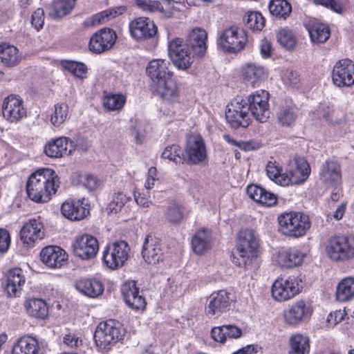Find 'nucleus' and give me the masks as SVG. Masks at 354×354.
<instances>
[{"mask_svg":"<svg viewBox=\"0 0 354 354\" xmlns=\"http://www.w3.org/2000/svg\"><path fill=\"white\" fill-rule=\"evenodd\" d=\"M59 180L54 170L49 168L38 169L30 175L26 183L29 198L36 203L49 201L59 187Z\"/></svg>","mask_w":354,"mask_h":354,"instance_id":"obj_1","label":"nucleus"},{"mask_svg":"<svg viewBox=\"0 0 354 354\" xmlns=\"http://www.w3.org/2000/svg\"><path fill=\"white\" fill-rule=\"evenodd\" d=\"M259 239L252 229H244L238 234L236 254H233L232 261L237 266L248 269L257 259Z\"/></svg>","mask_w":354,"mask_h":354,"instance_id":"obj_2","label":"nucleus"},{"mask_svg":"<svg viewBox=\"0 0 354 354\" xmlns=\"http://www.w3.org/2000/svg\"><path fill=\"white\" fill-rule=\"evenodd\" d=\"M279 230L285 236L299 238L310 227L308 215L296 212H285L278 216Z\"/></svg>","mask_w":354,"mask_h":354,"instance_id":"obj_3","label":"nucleus"},{"mask_svg":"<svg viewBox=\"0 0 354 354\" xmlns=\"http://www.w3.org/2000/svg\"><path fill=\"white\" fill-rule=\"evenodd\" d=\"M326 253L333 261H348L354 259V236H335L331 237L326 246Z\"/></svg>","mask_w":354,"mask_h":354,"instance_id":"obj_4","label":"nucleus"},{"mask_svg":"<svg viewBox=\"0 0 354 354\" xmlns=\"http://www.w3.org/2000/svg\"><path fill=\"white\" fill-rule=\"evenodd\" d=\"M123 335V330L119 324L109 319L97 326L93 338L98 348L108 350L121 340Z\"/></svg>","mask_w":354,"mask_h":354,"instance_id":"obj_5","label":"nucleus"},{"mask_svg":"<svg viewBox=\"0 0 354 354\" xmlns=\"http://www.w3.org/2000/svg\"><path fill=\"white\" fill-rule=\"evenodd\" d=\"M130 248L124 241L109 243L103 252L104 263L111 270L122 268L129 258Z\"/></svg>","mask_w":354,"mask_h":354,"instance_id":"obj_6","label":"nucleus"},{"mask_svg":"<svg viewBox=\"0 0 354 354\" xmlns=\"http://www.w3.org/2000/svg\"><path fill=\"white\" fill-rule=\"evenodd\" d=\"M248 41L245 30L236 26L226 28L220 35L218 45L225 52L238 53L242 50Z\"/></svg>","mask_w":354,"mask_h":354,"instance_id":"obj_7","label":"nucleus"},{"mask_svg":"<svg viewBox=\"0 0 354 354\" xmlns=\"http://www.w3.org/2000/svg\"><path fill=\"white\" fill-rule=\"evenodd\" d=\"M168 55L179 70L188 69L193 62L189 48L184 40L179 37H175L168 42Z\"/></svg>","mask_w":354,"mask_h":354,"instance_id":"obj_8","label":"nucleus"},{"mask_svg":"<svg viewBox=\"0 0 354 354\" xmlns=\"http://www.w3.org/2000/svg\"><path fill=\"white\" fill-rule=\"evenodd\" d=\"M269 93L265 90L257 91L245 100L249 113L259 122H265L270 117Z\"/></svg>","mask_w":354,"mask_h":354,"instance_id":"obj_9","label":"nucleus"},{"mask_svg":"<svg viewBox=\"0 0 354 354\" xmlns=\"http://www.w3.org/2000/svg\"><path fill=\"white\" fill-rule=\"evenodd\" d=\"M225 118L234 128L248 127L251 120L245 100L239 97L234 98L227 106Z\"/></svg>","mask_w":354,"mask_h":354,"instance_id":"obj_10","label":"nucleus"},{"mask_svg":"<svg viewBox=\"0 0 354 354\" xmlns=\"http://www.w3.org/2000/svg\"><path fill=\"white\" fill-rule=\"evenodd\" d=\"M301 281L295 277L277 279L272 287V295L274 300L284 301L292 299L299 292Z\"/></svg>","mask_w":354,"mask_h":354,"instance_id":"obj_11","label":"nucleus"},{"mask_svg":"<svg viewBox=\"0 0 354 354\" xmlns=\"http://www.w3.org/2000/svg\"><path fill=\"white\" fill-rule=\"evenodd\" d=\"M288 174L281 179L283 186L289 184H299L304 182L309 176L310 168L308 162L302 157H295L290 162Z\"/></svg>","mask_w":354,"mask_h":354,"instance_id":"obj_12","label":"nucleus"},{"mask_svg":"<svg viewBox=\"0 0 354 354\" xmlns=\"http://www.w3.org/2000/svg\"><path fill=\"white\" fill-rule=\"evenodd\" d=\"M185 162L196 165L204 161L207 158L205 145L201 136L191 135L187 137L185 149Z\"/></svg>","mask_w":354,"mask_h":354,"instance_id":"obj_13","label":"nucleus"},{"mask_svg":"<svg viewBox=\"0 0 354 354\" xmlns=\"http://www.w3.org/2000/svg\"><path fill=\"white\" fill-rule=\"evenodd\" d=\"M116 33L111 28H102L94 33L89 41V50L95 53L100 54L110 50L115 43Z\"/></svg>","mask_w":354,"mask_h":354,"instance_id":"obj_14","label":"nucleus"},{"mask_svg":"<svg viewBox=\"0 0 354 354\" xmlns=\"http://www.w3.org/2000/svg\"><path fill=\"white\" fill-rule=\"evenodd\" d=\"M129 31L131 37L137 41L147 40L153 38L158 32L154 22L148 17L136 18L129 23Z\"/></svg>","mask_w":354,"mask_h":354,"instance_id":"obj_15","label":"nucleus"},{"mask_svg":"<svg viewBox=\"0 0 354 354\" xmlns=\"http://www.w3.org/2000/svg\"><path fill=\"white\" fill-rule=\"evenodd\" d=\"M313 313V309L303 300L289 306L283 311L285 322L290 326H297L306 321Z\"/></svg>","mask_w":354,"mask_h":354,"instance_id":"obj_16","label":"nucleus"},{"mask_svg":"<svg viewBox=\"0 0 354 354\" xmlns=\"http://www.w3.org/2000/svg\"><path fill=\"white\" fill-rule=\"evenodd\" d=\"M73 253L83 260L93 259L99 250V243L96 238L88 234L77 237L73 244Z\"/></svg>","mask_w":354,"mask_h":354,"instance_id":"obj_17","label":"nucleus"},{"mask_svg":"<svg viewBox=\"0 0 354 354\" xmlns=\"http://www.w3.org/2000/svg\"><path fill=\"white\" fill-rule=\"evenodd\" d=\"M332 77L337 86H350L354 84V64L349 59L339 60L335 65Z\"/></svg>","mask_w":354,"mask_h":354,"instance_id":"obj_18","label":"nucleus"},{"mask_svg":"<svg viewBox=\"0 0 354 354\" xmlns=\"http://www.w3.org/2000/svg\"><path fill=\"white\" fill-rule=\"evenodd\" d=\"M40 258L44 264L50 268H60L66 264L68 254L60 247L48 245L40 252Z\"/></svg>","mask_w":354,"mask_h":354,"instance_id":"obj_19","label":"nucleus"},{"mask_svg":"<svg viewBox=\"0 0 354 354\" xmlns=\"http://www.w3.org/2000/svg\"><path fill=\"white\" fill-rule=\"evenodd\" d=\"M121 293L129 308L137 310L145 308V299L136 286V281H131L124 283L121 286Z\"/></svg>","mask_w":354,"mask_h":354,"instance_id":"obj_20","label":"nucleus"},{"mask_svg":"<svg viewBox=\"0 0 354 354\" xmlns=\"http://www.w3.org/2000/svg\"><path fill=\"white\" fill-rule=\"evenodd\" d=\"M25 283L23 270L15 268L8 271L2 282V287L9 297H17L20 294L22 286Z\"/></svg>","mask_w":354,"mask_h":354,"instance_id":"obj_21","label":"nucleus"},{"mask_svg":"<svg viewBox=\"0 0 354 354\" xmlns=\"http://www.w3.org/2000/svg\"><path fill=\"white\" fill-rule=\"evenodd\" d=\"M2 112L4 118L11 122L19 121L26 115L23 101L13 95H10L4 100Z\"/></svg>","mask_w":354,"mask_h":354,"instance_id":"obj_22","label":"nucleus"},{"mask_svg":"<svg viewBox=\"0 0 354 354\" xmlns=\"http://www.w3.org/2000/svg\"><path fill=\"white\" fill-rule=\"evenodd\" d=\"M207 34L202 28H194L192 30L186 39L185 44L193 55L202 57L206 53V40Z\"/></svg>","mask_w":354,"mask_h":354,"instance_id":"obj_23","label":"nucleus"},{"mask_svg":"<svg viewBox=\"0 0 354 354\" xmlns=\"http://www.w3.org/2000/svg\"><path fill=\"white\" fill-rule=\"evenodd\" d=\"M142 256L149 264H156L162 259V250L160 240L158 238L148 235L145 239Z\"/></svg>","mask_w":354,"mask_h":354,"instance_id":"obj_24","label":"nucleus"},{"mask_svg":"<svg viewBox=\"0 0 354 354\" xmlns=\"http://www.w3.org/2000/svg\"><path fill=\"white\" fill-rule=\"evenodd\" d=\"M230 295L229 292L223 290L212 294L207 308V315L220 317L223 313L229 310L231 301Z\"/></svg>","mask_w":354,"mask_h":354,"instance_id":"obj_25","label":"nucleus"},{"mask_svg":"<svg viewBox=\"0 0 354 354\" xmlns=\"http://www.w3.org/2000/svg\"><path fill=\"white\" fill-rule=\"evenodd\" d=\"M169 61L162 59H153L149 62L146 71L155 85L159 84L160 81L172 77L173 73L169 70Z\"/></svg>","mask_w":354,"mask_h":354,"instance_id":"obj_26","label":"nucleus"},{"mask_svg":"<svg viewBox=\"0 0 354 354\" xmlns=\"http://www.w3.org/2000/svg\"><path fill=\"white\" fill-rule=\"evenodd\" d=\"M319 178L326 185H338L342 179V169L339 163L334 160H327L321 166Z\"/></svg>","mask_w":354,"mask_h":354,"instance_id":"obj_27","label":"nucleus"},{"mask_svg":"<svg viewBox=\"0 0 354 354\" xmlns=\"http://www.w3.org/2000/svg\"><path fill=\"white\" fill-rule=\"evenodd\" d=\"M43 224L35 218L30 219L26 223L21 231L20 239L24 244L32 245L41 240L44 236Z\"/></svg>","mask_w":354,"mask_h":354,"instance_id":"obj_28","label":"nucleus"},{"mask_svg":"<svg viewBox=\"0 0 354 354\" xmlns=\"http://www.w3.org/2000/svg\"><path fill=\"white\" fill-rule=\"evenodd\" d=\"M61 212L64 216L71 221H80L89 214V209L84 200L66 201L62 203Z\"/></svg>","mask_w":354,"mask_h":354,"instance_id":"obj_29","label":"nucleus"},{"mask_svg":"<svg viewBox=\"0 0 354 354\" xmlns=\"http://www.w3.org/2000/svg\"><path fill=\"white\" fill-rule=\"evenodd\" d=\"M73 150L72 141L66 137H60L48 142L45 153L50 158H58L70 154Z\"/></svg>","mask_w":354,"mask_h":354,"instance_id":"obj_30","label":"nucleus"},{"mask_svg":"<svg viewBox=\"0 0 354 354\" xmlns=\"http://www.w3.org/2000/svg\"><path fill=\"white\" fill-rule=\"evenodd\" d=\"M156 91L166 102L174 103L179 100L178 87L172 77L156 84Z\"/></svg>","mask_w":354,"mask_h":354,"instance_id":"obj_31","label":"nucleus"},{"mask_svg":"<svg viewBox=\"0 0 354 354\" xmlns=\"http://www.w3.org/2000/svg\"><path fill=\"white\" fill-rule=\"evenodd\" d=\"M242 335L241 329L235 325L228 324L212 328L211 336L212 339L221 343H224L227 339L238 338Z\"/></svg>","mask_w":354,"mask_h":354,"instance_id":"obj_32","label":"nucleus"},{"mask_svg":"<svg viewBox=\"0 0 354 354\" xmlns=\"http://www.w3.org/2000/svg\"><path fill=\"white\" fill-rule=\"evenodd\" d=\"M38 341L31 336H24L17 340L12 347V354H38Z\"/></svg>","mask_w":354,"mask_h":354,"instance_id":"obj_33","label":"nucleus"},{"mask_svg":"<svg viewBox=\"0 0 354 354\" xmlns=\"http://www.w3.org/2000/svg\"><path fill=\"white\" fill-rule=\"evenodd\" d=\"M192 245L194 252L198 254H202L212 247L211 232L207 229L198 231L193 236Z\"/></svg>","mask_w":354,"mask_h":354,"instance_id":"obj_34","label":"nucleus"},{"mask_svg":"<svg viewBox=\"0 0 354 354\" xmlns=\"http://www.w3.org/2000/svg\"><path fill=\"white\" fill-rule=\"evenodd\" d=\"M77 290L90 297H96L104 291L102 283L96 279H83L75 283Z\"/></svg>","mask_w":354,"mask_h":354,"instance_id":"obj_35","label":"nucleus"},{"mask_svg":"<svg viewBox=\"0 0 354 354\" xmlns=\"http://www.w3.org/2000/svg\"><path fill=\"white\" fill-rule=\"evenodd\" d=\"M242 75L243 78L254 87L258 86L266 77L264 68L255 64H247L243 67Z\"/></svg>","mask_w":354,"mask_h":354,"instance_id":"obj_36","label":"nucleus"},{"mask_svg":"<svg viewBox=\"0 0 354 354\" xmlns=\"http://www.w3.org/2000/svg\"><path fill=\"white\" fill-rule=\"evenodd\" d=\"M21 61L18 49L6 43L0 44V63L7 67H13Z\"/></svg>","mask_w":354,"mask_h":354,"instance_id":"obj_37","label":"nucleus"},{"mask_svg":"<svg viewBox=\"0 0 354 354\" xmlns=\"http://www.w3.org/2000/svg\"><path fill=\"white\" fill-rule=\"evenodd\" d=\"M307 29L310 37V39L313 43H324L326 41L330 35L329 28L318 21H313L310 23Z\"/></svg>","mask_w":354,"mask_h":354,"instance_id":"obj_38","label":"nucleus"},{"mask_svg":"<svg viewBox=\"0 0 354 354\" xmlns=\"http://www.w3.org/2000/svg\"><path fill=\"white\" fill-rule=\"evenodd\" d=\"M304 254L297 249H290L279 254L278 262L281 267L292 268L299 266L304 259Z\"/></svg>","mask_w":354,"mask_h":354,"instance_id":"obj_39","label":"nucleus"},{"mask_svg":"<svg viewBox=\"0 0 354 354\" xmlns=\"http://www.w3.org/2000/svg\"><path fill=\"white\" fill-rule=\"evenodd\" d=\"M27 313L33 317L44 319L48 315L47 304L41 299L32 298L25 303Z\"/></svg>","mask_w":354,"mask_h":354,"instance_id":"obj_40","label":"nucleus"},{"mask_svg":"<svg viewBox=\"0 0 354 354\" xmlns=\"http://www.w3.org/2000/svg\"><path fill=\"white\" fill-rule=\"evenodd\" d=\"M126 10V7L120 6L104 10L100 13L94 15L91 18L88 19L85 24L91 26H97L104 24L109 20L123 14Z\"/></svg>","mask_w":354,"mask_h":354,"instance_id":"obj_41","label":"nucleus"},{"mask_svg":"<svg viewBox=\"0 0 354 354\" xmlns=\"http://www.w3.org/2000/svg\"><path fill=\"white\" fill-rule=\"evenodd\" d=\"M288 354H308L310 351L309 339L307 336L295 334L289 339Z\"/></svg>","mask_w":354,"mask_h":354,"instance_id":"obj_42","label":"nucleus"},{"mask_svg":"<svg viewBox=\"0 0 354 354\" xmlns=\"http://www.w3.org/2000/svg\"><path fill=\"white\" fill-rule=\"evenodd\" d=\"M354 297V278L347 277L342 279L338 284L336 291L337 299L346 301Z\"/></svg>","mask_w":354,"mask_h":354,"instance_id":"obj_43","label":"nucleus"},{"mask_svg":"<svg viewBox=\"0 0 354 354\" xmlns=\"http://www.w3.org/2000/svg\"><path fill=\"white\" fill-rule=\"evenodd\" d=\"M277 121L282 127H290L293 125L297 118V111L292 106H283L277 113Z\"/></svg>","mask_w":354,"mask_h":354,"instance_id":"obj_44","label":"nucleus"},{"mask_svg":"<svg viewBox=\"0 0 354 354\" xmlns=\"http://www.w3.org/2000/svg\"><path fill=\"white\" fill-rule=\"evenodd\" d=\"M268 9L273 16L279 19H286L292 11V6L286 0H271Z\"/></svg>","mask_w":354,"mask_h":354,"instance_id":"obj_45","label":"nucleus"},{"mask_svg":"<svg viewBox=\"0 0 354 354\" xmlns=\"http://www.w3.org/2000/svg\"><path fill=\"white\" fill-rule=\"evenodd\" d=\"M75 3V0H54L50 15L55 19L66 16L72 11Z\"/></svg>","mask_w":354,"mask_h":354,"instance_id":"obj_46","label":"nucleus"},{"mask_svg":"<svg viewBox=\"0 0 354 354\" xmlns=\"http://www.w3.org/2000/svg\"><path fill=\"white\" fill-rule=\"evenodd\" d=\"M244 21L247 27L252 31H261L266 23L264 17L258 12H247L244 17Z\"/></svg>","mask_w":354,"mask_h":354,"instance_id":"obj_47","label":"nucleus"},{"mask_svg":"<svg viewBox=\"0 0 354 354\" xmlns=\"http://www.w3.org/2000/svg\"><path fill=\"white\" fill-rule=\"evenodd\" d=\"M126 102V97L122 94H109L103 100V105L109 111H120Z\"/></svg>","mask_w":354,"mask_h":354,"instance_id":"obj_48","label":"nucleus"},{"mask_svg":"<svg viewBox=\"0 0 354 354\" xmlns=\"http://www.w3.org/2000/svg\"><path fill=\"white\" fill-rule=\"evenodd\" d=\"M162 157L169 159L176 164L184 163L185 159L183 151L176 145L166 147L162 153Z\"/></svg>","mask_w":354,"mask_h":354,"instance_id":"obj_49","label":"nucleus"},{"mask_svg":"<svg viewBox=\"0 0 354 354\" xmlns=\"http://www.w3.org/2000/svg\"><path fill=\"white\" fill-rule=\"evenodd\" d=\"M277 38L279 43L287 50H292L296 46V37L289 29L279 30L277 34Z\"/></svg>","mask_w":354,"mask_h":354,"instance_id":"obj_50","label":"nucleus"},{"mask_svg":"<svg viewBox=\"0 0 354 354\" xmlns=\"http://www.w3.org/2000/svg\"><path fill=\"white\" fill-rule=\"evenodd\" d=\"M165 217L170 223H178L183 217V211L181 206L178 203L170 204L165 210Z\"/></svg>","mask_w":354,"mask_h":354,"instance_id":"obj_51","label":"nucleus"},{"mask_svg":"<svg viewBox=\"0 0 354 354\" xmlns=\"http://www.w3.org/2000/svg\"><path fill=\"white\" fill-rule=\"evenodd\" d=\"M68 115V106L66 104H57L55 105L54 113L51 115V122L55 126H59Z\"/></svg>","mask_w":354,"mask_h":354,"instance_id":"obj_52","label":"nucleus"},{"mask_svg":"<svg viewBox=\"0 0 354 354\" xmlns=\"http://www.w3.org/2000/svg\"><path fill=\"white\" fill-rule=\"evenodd\" d=\"M64 68L79 78H84L87 73L86 66L81 62L66 61L63 64Z\"/></svg>","mask_w":354,"mask_h":354,"instance_id":"obj_53","label":"nucleus"},{"mask_svg":"<svg viewBox=\"0 0 354 354\" xmlns=\"http://www.w3.org/2000/svg\"><path fill=\"white\" fill-rule=\"evenodd\" d=\"M266 171L268 176L277 183L283 185L281 180L284 179L287 174H281V168L276 165V162L270 161L266 166Z\"/></svg>","mask_w":354,"mask_h":354,"instance_id":"obj_54","label":"nucleus"},{"mask_svg":"<svg viewBox=\"0 0 354 354\" xmlns=\"http://www.w3.org/2000/svg\"><path fill=\"white\" fill-rule=\"evenodd\" d=\"M136 6L144 11L163 12V6L158 1L134 0Z\"/></svg>","mask_w":354,"mask_h":354,"instance_id":"obj_55","label":"nucleus"},{"mask_svg":"<svg viewBox=\"0 0 354 354\" xmlns=\"http://www.w3.org/2000/svg\"><path fill=\"white\" fill-rule=\"evenodd\" d=\"M126 195L122 192H118L112 197V201L109 205V209L111 213H117L120 211L127 201Z\"/></svg>","mask_w":354,"mask_h":354,"instance_id":"obj_56","label":"nucleus"},{"mask_svg":"<svg viewBox=\"0 0 354 354\" xmlns=\"http://www.w3.org/2000/svg\"><path fill=\"white\" fill-rule=\"evenodd\" d=\"M44 11L42 8H37L31 16V24L34 28L39 30L43 28L44 24Z\"/></svg>","mask_w":354,"mask_h":354,"instance_id":"obj_57","label":"nucleus"},{"mask_svg":"<svg viewBox=\"0 0 354 354\" xmlns=\"http://www.w3.org/2000/svg\"><path fill=\"white\" fill-rule=\"evenodd\" d=\"M246 192L250 198L259 203L262 199V194L265 193L264 188L254 184L248 186Z\"/></svg>","mask_w":354,"mask_h":354,"instance_id":"obj_58","label":"nucleus"},{"mask_svg":"<svg viewBox=\"0 0 354 354\" xmlns=\"http://www.w3.org/2000/svg\"><path fill=\"white\" fill-rule=\"evenodd\" d=\"M314 3L317 5H321L329 8L337 13H341L342 12L341 3L336 0H314Z\"/></svg>","mask_w":354,"mask_h":354,"instance_id":"obj_59","label":"nucleus"},{"mask_svg":"<svg viewBox=\"0 0 354 354\" xmlns=\"http://www.w3.org/2000/svg\"><path fill=\"white\" fill-rule=\"evenodd\" d=\"M80 181L89 190H95L99 185V181L97 178L91 174L82 176Z\"/></svg>","mask_w":354,"mask_h":354,"instance_id":"obj_60","label":"nucleus"},{"mask_svg":"<svg viewBox=\"0 0 354 354\" xmlns=\"http://www.w3.org/2000/svg\"><path fill=\"white\" fill-rule=\"evenodd\" d=\"M10 244L9 232L4 229H0V252H6Z\"/></svg>","mask_w":354,"mask_h":354,"instance_id":"obj_61","label":"nucleus"},{"mask_svg":"<svg viewBox=\"0 0 354 354\" xmlns=\"http://www.w3.org/2000/svg\"><path fill=\"white\" fill-rule=\"evenodd\" d=\"M345 315L344 310H339L332 312L327 317V322L330 325L335 326L344 319V316Z\"/></svg>","mask_w":354,"mask_h":354,"instance_id":"obj_62","label":"nucleus"},{"mask_svg":"<svg viewBox=\"0 0 354 354\" xmlns=\"http://www.w3.org/2000/svg\"><path fill=\"white\" fill-rule=\"evenodd\" d=\"M264 192L262 195V199L260 200V203L266 206H272L277 203V196L264 189Z\"/></svg>","mask_w":354,"mask_h":354,"instance_id":"obj_63","label":"nucleus"},{"mask_svg":"<svg viewBox=\"0 0 354 354\" xmlns=\"http://www.w3.org/2000/svg\"><path fill=\"white\" fill-rule=\"evenodd\" d=\"M260 52L263 57H269L272 52L271 43L268 40H262L260 44Z\"/></svg>","mask_w":354,"mask_h":354,"instance_id":"obj_64","label":"nucleus"}]
</instances>
